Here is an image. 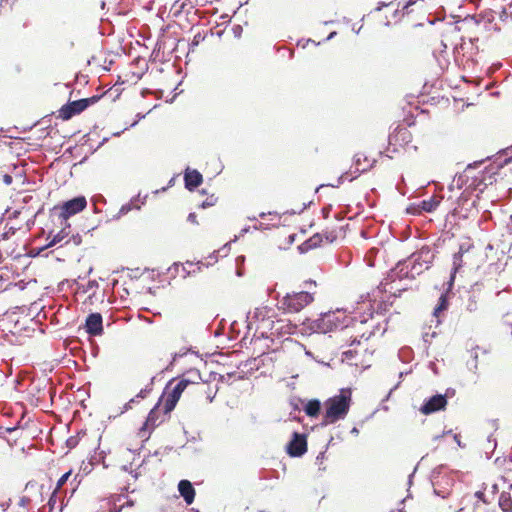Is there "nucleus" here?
Masks as SVG:
<instances>
[{"label":"nucleus","mask_w":512,"mask_h":512,"mask_svg":"<svg viewBox=\"0 0 512 512\" xmlns=\"http://www.w3.org/2000/svg\"><path fill=\"white\" fill-rule=\"evenodd\" d=\"M351 404V391L341 390L339 395L331 397L324 402V417L321 426H327L346 417Z\"/></svg>","instance_id":"1"},{"label":"nucleus","mask_w":512,"mask_h":512,"mask_svg":"<svg viewBox=\"0 0 512 512\" xmlns=\"http://www.w3.org/2000/svg\"><path fill=\"white\" fill-rule=\"evenodd\" d=\"M201 380L202 378L200 371L197 369H191L180 378L178 383L169 392H167L173 380L169 381L164 390V393L166 394L164 401V413L169 414L174 410L177 402L181 397V394L188 385L198 384Z\"/></svg>","instance_id":"2"},{"label":"nucleus","mask_w":512,"mask_h":512,"mask_svg":"<svg viewBox=\"0 0 512 512\" xmlns=\"http://www.w3.org/2000/svg\"><path fill=\"white\" fill-rule=\"evenodd\" d=\"M303 333H328L336 329L339 325L338 317L335 312H326L321 314L318 319H305L302 323Z\"/></svg>","instance_id":"3"},{"label":"nucleus","mask_w":512,"mask_h":512,"mask_svg":"<svg viewBox=\"0 0 512 512\" xmlns=\"http://www.w3.org/2000/svg\"><path fill=\"white\" fill-rule=\"evenodd\" d=\"M445 469L446 466L441 464L433 469L430 476L434 494L442 498H446L449 495L450 488L454 482L451 477L446 475L442 476Z\"/></svg>","instance_id":"4"},{"label":"nucleus","mask_w":512,"mask_h":512,"mask_svg":"<svg viewBox=\"0 0 512 512\" xmlns=\"http://www.w3.org/2000/svg\"><path fill=\"white\" fill-rule=\"evenodd\" d=\"M314 300L312 293L307 291L293 292L283 297L282 308L290 313H296Z\"/></svg>","instance_id":"5"},{"label":"nucleus","mask_w":512,"mask_h":512,"mask_svg":"<svg viewBox=\"0 0 512 512\" xmlns=\"http://www.w3.org/2000/svg\"><path fill=\"white\" fill-rule=\"evenodd\" d=\"M159 406H160V403L158 402L150 410L145 422L139 429L138 435H139V437L143 438L144 441H147L150 438V435L153 432V430L164 421V417L167 415L165 413H163V415H161Z\"/></svg>","instance_id":"6"},{"label":"nucleus","mask_w":512,"mask_h":512,"mask_svg":"<svg viewBox=\"0 0 512 512\" xmlns=\"http://www.w3.org/2000/svg\"><path fill=\"white\" fill-rule=\"evenodd\" d=\"M362 161L364 162H368V158L362 154V153H357L355 154L354 156V166H355V173H357V175L355 176H352L349 178V175H350V172H345L344 174H342L338 180H337V183L336 184H328L327 186H331V187H338L340 184L343 183L344 180H349V181H352L353 179H355L359 174L365 172V171H368L369 169H371L374 164H375V160H373L371 163L367 164L366 166H362ZM326 185L325 184H321L319 185L315 192H318L321 188L325 187Z\"/></svg>","instance_id":"7"},{"label":"nucleus","mask_w":512,"mask_h":512,"mask_svg":"<svg viewBox=\"0 0 512 512\" xmlns=\"http://www.w3.org/2000/svg\"><path fill=\"white\" fill-rule=\"evenodd\" d=\"M286 452L291 457H301L307 452V435L293 432L291 440L286 445Z\"/></svg>","instance_id":"8"},{"label":"nucleus","mask_w":512,"mask_h":512,"mask_svg":"<svg viewBox=\"0 0 512 512\" xmlns=\"http://www.w3.org/2000/svg\"><path fill=\"white\" fill-rule=\"evenodd\" d=\"M447 394H436L424 400L419 411L424 415H430L444 410L447 406Z\"/></svg>","instance_id":"9"},{"label":"nucleus","mask_w":512,"mask_h":512,"mask_svg":"<svg viewBox=\"0 0 512 512\" xmlns=\"http://www.w3.org/2000/svg\"><path fill=\"white\" fill-rule=\"evenodd\" d=\"M87 205L86 198L84 196L74 197L63 203L61 207L60 217L67 220L70 216H73L81 212Z\"/></svg>","instance_id":"10"},{"label":"nucleus","mask_w":512,"mask_h":512,"mask_svg":"<svg viewBox=\"0 0 512 512\" xmlns=\"http://www.w3.org/2000/svg\"><path fill=\"white\" fill-rule=\"evenodd\" d=\"M409 257L399 261L395 268H393L388 274V279L391 282L396 281L397 279H414L415 275L411 271V263Z\"/></svg>","instance_id":"11"},{"label":"nucleus","mask_w":512,"mask_h":512,"mask_svg":"<svg viewBox=\"0 0 512 512\" xmlns=\"http://www.w3.org/2000/svg\"><path fill=\"white\" fill-rule=\"evenodd\" d=\"M86 109V102L82 99L69 101L59 110V117L63 120H69L73 116L80 114Z\"/></svg>","instance_id":"12"},{"label":"nucleus","mask_w":512,"mask_h":512,"mask_svg":"<svg viewBox=\"0 0 512 512\" xmlns=\"http://www.w3.org/2000/svg\"><path fill=\"white\" fill-rule=\"evenodd\" d=\"M85 330L90 336L103 334V318L100 313H90L85 320Z\"/></svg>","instance_id":"13"},{"label":"nucleus","mask_w":512,"mask_h":512,"mask_svg":"<svg viewBox=\"0 0 512 512\" xmlns=\"http://www.w3.org/2000/svg\"><path fill=\"white\" fill-rule=\"evenodd\" d=\"M203 182L202 174L195 169L187 168L184 172L185 188L189 191H194Z\"/></svg>","instance_id":"14"},{"label":"nucleus","mask_w":512,"mask_h":512,"mask_svg":"<svg viewBox=\"0 0 512 512\" xmlns=\"http://www.w3.org/2000/svg\"><path fill=\"white\" fill-rule=\"evenodd\" d=\"M409 259L415 261H422L427 264L425 267H430L434 260V253L430 247L423 246L420 250L412 253L409 256Z\"/></svg>","instance_id":"15"},{"label":"nucleus","mask_w":512,"mask_h":512,"mask_svg":"<svg viewBox=\"0 0 512 512\" xmlns=\"http://www.w3.org/2000/svg\"><path fill=\"white\" fill-rule=\"evenodd\" d=\"M178 491L187 504H192L195 498V489L190 481L181 480L178 484Z\"/></svg>","instance_id":"16"},{"label":"nucleus","mask_w":512,"mask_h":512,"mask_svg":"<svg viewBox=\"0 0 512 512\" xmlns=\"http://www.w3.org/2000/svg\"><path fill=\"white\" fill-rule=\"evenodd\" d=\"M442 199L441 196L433 195L429 199L421 201L419 207L422 211L431 213L437 209Z\"/></svg>","instance_id":"17"},{"label":"nucleus","mask_w":512,"mask_h":512,"mask_svg":"<svg viewBox=\"0 0 512 512\" xmlns=\"http://www.w3.org/2000/svg\"><path fill=\"white\" fill-rule=\"evenodd\" d=\"M462 258H463L462 252H457L453 255V268H452L450 279L447 283L448 289H451L453 286L455 274L459 271V269L462 266Z\"/></svg>","instance_id":"18"},{"label":"nucleus","mask_w":512,"mask_h":512,"mask_svg":"<svg viewBox=\"0 0 512 512\" xmlns=\"http://www.w3.org/2000/svg\"><path fill=\"white\" fill-rule=\"evenodd\" d=\"M304 411L310 417H317L321 411V402L318 399L309 400L304 406Z\"/></svg>","instance_id":"19"},{"label":"nucleus","mask_w":512,"mask_h":512,"mask_svg":"<svg viewBox=\"0 0 512 512\" xmlns=\"http://www.w3.org/2000/svg\"><path fill=\"white\" fill-rule=\"evenodd\" d=\"M498 504L503 512H512V498L510 493L503 491L499 496Z\"/></svg>","instance_id":"20"},{"label":"nucleus","mask_w":512,"mask_h":512,"mask_svg":"<svg viewBox=\"0 0 512 512\" xmlns=\"http://www.w3.org/2000/svg\"><path fill=\"white\" fill-rule=\"evenodd\" d=\"M58 502L59 501H58V498H57V491L54 490L53 493L51 494L50 498H49L47 506H44L42 508V512H53V510L55 509L56 506L58 507V512H61L62 509H63V506H62V503L58 504Z\"/></svg>","instance_id":"21"},{"label":"nucleus","mask_w":512,"mask_h":512,"mask_svg":"<svg viewBox=\"0 0 512 512\" xmlns=\"http://www.w3.org/2000/svg\"><path fill=\"white\" fill-rule=\"evenodd\" d=\"M69 235V232L66 231V228H63L61 231H59L57 234H55L52 238V240L44 247L40 248L38 251V254L45 250L48 247H52L60 242H62L67 236Z\"/></svg>","instance_id":"22"},{"label":"nucleus","mask_w":512,"mask_h":512,"mask_svg":"<svg viewBox=\"0 0 512 512\" xmlns=\"http://www.w3.org/2000/svg\"><path fill=\"white\" fill-rule=\"evenodd\" d=\"M448 306H449V301H448V297L446 294H441V296L439 297V300H438V304L436 305V307L434 308V311H433V316H435L436 318L439 317V314L445 310L448 309Z\"/></svg>","instance_id":"23"},{"label":"nucleus","mask_w":512,"mask_h":512,"mask_svg":"<svg viewBox=\"0 0 512 512\" xmlns=\"http://www.w3.org/2000/svg\"><path fill=\"white\" fill-rule=\"evenodd\" d=\"M411 263V271L416 276L422 274L425 270L429 269V267H425L427 264L422 261L410 260Z\"/></svg>","instance_id":"24"},{"label":"nucleus","mask_w":512,"mask_h":512,"mask_svg":"<svg viewBox=\"0 0 512 512\" xmlns=\"http://www.w3.org/2000/svg\"><path fill=\"white\" fill-rule=\"evenodd\" d=\"M469 200V193L464 191L457 199V206L453 210V215H457L460 213L459 209L464 206V204Z\"/></svg>","instance_id":"25"},{"label":"nucleus","mask_w":512,"mask_h":512,"mask_svg":"<svg viewBox=\"0 0 512 512\" xmlns=\"http://www.w3.org/2000/svg\"><path fill=\"white\" fill-rule=\"evenodd\" d=\"M135 199H132L129 203H126L124 205L121 206L118 214L116 216H114V219H119L121 218L122 216L126 215L128 212H130L133 208V202H134Z\"/></svg>","instance_id":"26"},{"label":"nucleus","mask_w":512,"mask_h":512,"mask_svg":"<svg viewBox=\"0 0 512 512\" xmlns=\"http://www.w3.org/2000/svg\"><path fill=\"white\" fill-rule=\"evenodd\" d=\"M322 242V234L316 233L307 239V245L313 248L318 247Z\"/></svg>","instance_id":"27"},{"label":"nucleus","mask_w":512,"mask_h":512,"mask_svg":"<svg viewBox=\"0 0 512 512\" xmlns=\"http://www.w3.org/2000/svg\"><path fill=\"white\" fill-rule=\"evenodd\" d=\"M472 361L468 362V367L472 371H476L478 367V353L477 351L473 350L471 352Z\"/></svg>","instance_id":"28"},{"label":"nucleus","mask_w":512,"mask_h":512,"mask_svg":"<svg viewBox=\"0 0 512 512\" xmlns=\"http://www.w3.org/2000/svg\"><path fill=\"white\" fill-rule=\"evenodd\" d=\"M471 185H473L474 189L478 190L480 193H482L484 189L487 187V184L484 182V179L478 180V178H475Z\"/></svg>","instance_id":"29"},{"label":"nucleus","mask_w":512,"mask_h":512,"mask_svg":"<svg viewBox=\"0 0 512 512\" xmlns=\"http://www.w3.org/2000/svg\"><path fill=\"white\" fill-rule=\"evenodd\" d=\"M71 476V471H68L64 473L59 480L57 481V485L55 490L58 492V490L68 481L69 477Z\"/></svg>","instance_id":"30"},{"label":"nucleus","mask_w":512,"mask_h":512,"mask_svg":"<svg viewBox=\"0 0 512 512\" xmlns=\"http://www.w3.org/2000/svg\"><path fill=\"white\" fill-rule=\"evenodd\" d=\"M153 381H154V377L151 379L150 385L141 389L140 392L136 395V398H141V399L146 398L147 395L152 391L151 385L153 384Z\"/></svg>","instance_id":"31"},{"label":"nucleus","mask_w":512,"mask_h":512,"mask_svg":"<svg viewBox=\"0 0 512 512\" xmlns=\"http://www.w3.org/2000/svg\"><path fill=\"white\" fill-rule=\"evenodd\" d=\"M466 310L469 312H474L477 310V301L474 296H470L468 303L466 305Z\"/></svg>","instance_id":"32"},{"label":"nucleus","mask_w":512,"mask_h":512,"mask_svg":"<svg viewBox=\"0 0 512 512\" xmlns=\"http://www.w3.org/2000/svg\"><path fill=\"white\" fill-rule=\"evenodd\" d=\"M103 95H94L92 97H89V98H83L82 100H84L86 102V109L97 103L101 98H102Z\"/></svg>","instance_id":"33"},{"label":"nucleus","mask_w":512,"mask_h":512,"mask_svg":"<svg viewBox=\"0 0 512 512\" xmlns=\"http://www.w3.org/2000/svg\"><path fill=\"white\" fill-rule=\"evenodd\" d=\"M70 242H73L75 246H79L82 242V237L79 234L72 235L65 244H69Z\"/></svg>","instance_id":"34"},{"label":"nucleus","mask_w":512,"mask_h":512,"mask_svg":"<svg viewBox=\"0 0 512 512\" xmlns=\"http://www.w3.org/2000/svg\"><path fill=\"white\" fill-rule=\"evenodd\" d=\"M18 229L15 227H9L2 235L1 239L6 240L9 239L10 236L14 235Z\"/></svg>","instance_id":"35"},{"label":"nucleus","mask_w":512,"mask_h":512,"mask_svg":"<svg viewBox=\"0 0 512 512\" xmlns=\"http://www.w3.org/2000/svg\"><path fill=\"white\" fill-rule=\"evenodd\" d=\"M301 404H302V400L299 398H293L290 400V405L294 411H300Z\"/></svg>","instance_id":"36"},{"label":"nucleus","mask_w":512,"mask_h":512,"mask_svg":"<svg viewBox=\"0 0 512 512\" xmlns=\"http://www.w3.org/2000/svg\"><path fill=\"white\" fill-rule=\"evenodd\" d=\"M124 498H127V496L125 494H123V493L117 494V495H113V496L110 497L109 503L117 504L118 502H121L122 499H124Z\"/></svg>","instance_id":"37"},{"label":"nucleus","mask_w":512,"mask_h":512,"mask_svg":"<svg viewBox=\"0 0 512 512\" xmlns=\"http://www.w3.org/2000/svg\"><path fill=\"white\" fill-rule=\"evenodd\" d=\"M214 204H215V200L211 197V198H207L205 201H203L199 205V207L205 209V208L213 206Z\"/></svg>","instance_id":"38"},{"label":"nucleus","mask_w":512,"mask_h":512,"mask_svg":"<svg viewBox=\"0 0 512 512\" xmlns=\"http://www.w3.org/2000/svg\"><path fill=\"white\" fill-rule=\"evenodd\" d=\"M311 249H314V248L307 245V240L298 246V250L300 251V253H306Z\"/></svg>","instance_id":"39"},{"label":"nucleus","mask_w":512,"mask_h":512,"mask_svg":"<svg viewBox=\"0 0 512 512\" xmlns=\"http://www.w3.org/2000/svg\"><path fill=\"white\" fill-rule=\"evenodd\" d=\"M354 351L353 350H347L342 353L343 360H351L354 357Z\"/></svg>","instance_id":"40"},{"label":"nucleus","mask_w":512,"mask_h":512,"mask_svg":"<svg viewBox=\"0 0 512 512\" xmlns=\"http://www.w3.org/2000/svg\"><path fill=\"white\" fill-rule=\"evenodd\" d=\"M324 236L329 243H332L337 237L334 232H326Z\"/></svg>","instance_id":"41"},{"label":"nucleus","mask_w":512,"mask_h":512,"mask_svg":"<svg viewBox=\"0 0 512 512\" xmlns=\"http://www.w3.org/2000/svg\"><path fill=\"white\" fill-rule=\"evenodd\" d=\"M98 288V283L96 280H90L87 284V288H86V291H89V290H93V289H97Z\"/></svg>","instance_id":"42"},{"label":"nucleus","mask_w":512,"mask_h":512,"mask_svg":"<svg viewBox=\"0 0 512 512\" xmlns=\"http://www.w3.org/2000/svg\"><path fill=\"white\" fill-rule=\"evenodd\" d=\"M109 505H110V507H109L108 512H121L122 511V507L117 506V504H115V503H109Z\"/></svg>","instance_id":"43"},{"label":"nucleus","mask_w":512,"mask_h":512,"mask_svg":"<svg viewBox=\"0 0 512 512\" xmlns=\"http://www.w3.org/2000/svg\"><path fill=\"white\" fill-rule=\"evenodd\" d=\"M331 209H332L331 205H327V206L322 208L321 212H322V215H323L324 218H328L329 217Z\"/></svg>","instance_id":"44"},{"label":"nucleus","mask_w":512,"mask_h":512,"mask_svg":"<svg viewBox=\"0 0 512 512\" xmlns=\"http://www.w3.org/2000/svg\"><path fill=\"white\" fill-rule=\"evenodd\" d=\"M187 220L190 222V223H193V224H198L197 222V216L194 212H191L189 213L188 217H187Z\"/></svg>","instance_id":"45"},{"label":"nucleus","mask_w":512,"mask_h":512,"mask_svg":"<svg viewBox=\"0 0 512 512\" xmlns=\"http://www.w3.org/2000/svg\"><path fill=\"white\" fill-rule=\"evenodd\" d=\"M435 336H436V333H435V332H433L432 334L425 333V334H423L422 338H423V341H424L425 343H430V339H431V338H433V337H435Z\"/></svg>","instance_id":"46"},{"label":"nucleus","mask_w":512,"mask_h":512,"mask_svg":"<svg viewBox=\"0 0 512 512\" xmlns=\"http://www.w3.org/2000/svg\"><path fill=\"white\" fill-rule=\"evenodd\" d=\"M475 497L481 501H483L484 503H487V500L485 499V494L483 491H477L475 492Z\"/></svg>","instance_id":"47"},{"label":"nucleus","mask_w":512,"mask_h":512,"mask_svg":"<svg viewBox=\"0 0 512 512\" xmlns=\"http://www.w3.org/2000/svg\"><path fill=\"white\" fill-rule=\"evenodd\" d=\"M233 32H234V35L236 37H240L241 33H242V27L240 25H235L233 27Z\"/></svg>","instance_id":"48"},{"label":"nucleus","mask_w":512,"mask_h":512,"mask_svg":"<svg viewBox=\"0 0 512 512\" xmlns=\"http://www.w3.org/2000/svg\"><path fill=\"white\" fill-rule=\"evenodd\" d=\"M36 215H37V214H35L32 218H30L29 220H27V222H26V226H27V229H28V230H30V229L33 227V225L35 224V218H36Z\"/></svg>","instance_id":"49"},{"label":"nucleus","mask_w":512,"mask_h":512,"mask_svg":"<svg viewBox=\"0 0 512 512\" xmlns=\"http://www.w3.org/2000/svg\"><path fill=\"white\" fill-rule=\"evenodd\" d=\"M3 181L6 185H10L13 181V178L11 175L9 174H5L4 177H3Z\"/></svg>","instance_id":"50"},{"label":"nucleus","mask_w":512,"mask_h":512,"mask_svg":"<svg viewBox=\"0 0 512 512\" xmlns=\"http://www.w3.org/2000/svg\"><path fill=\"white\" fill-rule=\"evenodd\" d=\"M30 503V499L28 497H22L20 499V505L23 506V507H26L28 504Z\"/></svg>","instance_id":"51"},{"label":"nucleus","mask_w":512,"mask_h":512,"mask_svg":"<svg viewBox=\"0 0 512 512\" xmlns=\"http://www.w3.org/2000/svg\"><path fill=\"white\" fill-rule=\"evenodd\" d=\"M135 504L134 500L132 499H127V501L121 505L122 509L125 508V507H133Z\"/></svg>","instance_id":"52"},{"label":"nucleus","mask_w":512,"mask_h":512,"mask_svg":"<svg viewBox=\"0 0 512 512\" xmlns=\"http://www.w3.org/2000/svg\"><path fill=\"white\" fill-rule=\"evenodd\" d=\"M18 430H19V426L18 425L13 426V427H6V428H4V431L6 433H12V432H16Z\"/></svg>","instance_id":"53"},{"label":"nucleus","mask_w":512,"mask_h":512,"mask_svg":"<svg viewBox=\"0 0 512 512\" xmlns=\"http://www.w3.org/2000/svg\"><path fill=\"white\" fill-rule=\"evenodd\" d=\"M77 444V440L74 437H71L67 440V445L72 448Z\"/></svg>","instance_id":"54"},{"label":"nucleus","mask_w":512,"mask_h":512,"mask_svg":"<svg viewBox=\"0 0 512 512\" xmlns=\"http://www.w3.org/2000/svg\"><path fill=\"white\" fill-rule=\"evenodd\" d=\"M418 0H408L405 6L403 7V10H408V8L412 5H414Z\"/></svg>","instance_id":"55"},{"label":"nucleus","mask_w":512,"mask_h":512,"mask_svg":"<svg viewBox=\"0 0 512 512\" xmlns=\"http://www.w3.org/2000/svg\"><path fill=\"white\" fill-rule=\"evenodd\" d=\"M136 117H137V120H136V121H134V122L130 125V127H134V126L138 123V121H139V120H141V119H143V118L145 117V115H143V114H141V113H138V114L136 115Z\"/></svg>","instance_id":"56"},{"label":"nucleus","mask_w":512,"mask_h":512,"mask_svg":"<svg viewBox=\"0 0 512 512\" xmlns=\"http://www.w3.org/2000/svg\"><path fill=\"white\" fill-rule=\"evenodd\" d=\"M20 213H21V212H20L19 210H15V211H13V212L9 215V218H10V219H16V218H18V217H19Z\"/></svg>","instance_id":"57"},{"label":"nucleus","mask_w":512,"mask_h":512,"mask_svg":"<svg viewBox=\"0 0 512 512\" xmlns=\"http://www.w3.org/2000/svg\"><path fill=\"white\" fill-rule=\"evenodd\" d=\"M453 438L459 447H464V445H462L461 443L460 436L458 434H455Z\"/></svg>","instance_id":"58"},{"label":"nucleus","mask_w":512,"mask_h":512,"mask_svg":"<svg viewBox=\"0 0 512 512\" xmlns=\"http://www.w3.org/2000/svg\"><path fill=\"white\" fill-rule=\"evenodd\" d=\"M452 433V430H448V431H444L442 435H437L434 437V440L437 441L439 440L440 438H442L444 435H449Z\"/></svg>","instance_id":"59"},{"label":"nucleus","mask_w":512,"mask_h":512,"mask_svg":"<svg viewBox=\"0 0 512 512\" xmlns=\"http://www.w3.org/2000/svg\"><path fill=\"white\" fill-rule=\"evenodd\" d=\"M388 4L385 3V2H379L378 3V6L376 7V11H381L383 9V7H386Z\"/></svg>","instance_id":"60"},{"label":"nucleus","mask_w":512,"mask_h":512,"mask_svg":"<svg viewBox=\"0 0 512 512\" xmlns=\"http://www.w3.org/2000/svg\"><path fill=\"white\" fill-rule=\"evenodd\" d=\"M200 38H201L200 34L195 35L192 44L193 45H198V43L200 41Z\"/></svg>","instance_id":"61"},{"label":"nucleus","mask_w":512,"mask_h":512,"mask_svg":"<svg viewBox=\"0 0 512 512\" xmlns=\"http://www.w3.org/2000/svg\"><path fill=\"white\" fill-rule=\"evenodd\" d=\"M260 316H262L261 311H260L259 309H256V311H255V313H254V317H255V318H257V319H259V318H260Z\"/></svg>","instance_id":"62"},{"label":"nucleus","mask_w":512,"mask_h":512,"mask_svg":"<svg viewBox=\"0 0 512 512\" xmlns=\"http://www.w3.org/2000/svg\"><path fill=\"white\" fill-rule=\"evenodd\" d=\"M215 394L211 395V393H208L207 400L211 403L214 400Z\"/></svg>","instance_id":"63"},{"label":"nucleus","mask_w":512,"mask_h":512,"mask_svg":"<svg viewBox=\"0 0 512 512\" xmlns=\"http://www.w3.org/2000/svg\"><path fill=\"white\" fill-rule=\"evenodd\" d=\"M498 492V485L497 484H493L492 485V493L495 494Z\"/></svg>","instance_id":"64"}]
</instances>
